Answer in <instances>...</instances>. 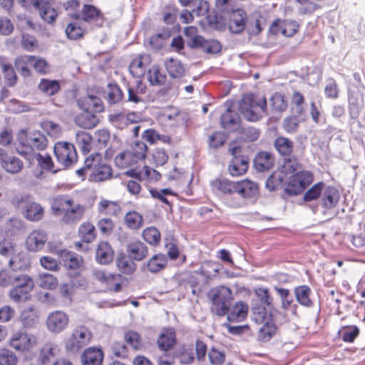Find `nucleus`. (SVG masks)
<instances>
[{
  "instance_id": "1a4fd4ad",
  "label": "nucleus",
  "mask_w": 365,
  "mask_h": 365,
  "mask_svg": "<svg viewBox=\"0 0 365 365\" xmlns=\"http://www.w3.org/2000/svg\"><path fill=\"white\" fill-rule=\"evenodd\" d=\"M220 271L219 265L212 262L204 263L199 270L194 272L190 277V283L192 287L197 285H205L215 277Z\"/></svg>"
},
{
  "instance_id": "2eb2a0df",
  "label": "nucleus",
  "mask_w": 365,
  "mask_h": 365,
  "mask_svg": "<svg viewBox=\"0 0 365 365\" xmlns=\"http://www.w3.org/2000/svg\"><path fill=\"white\" fill-rule=\"evenodd\" d=\"M93 275L95 279L105 285L108 289L115 292L120 291L123 282V277L120 274L103 270H96Z\"/></svg>"
},
{
  "instance_id": "8fccbe9b",
  "label": "nucleus",
  "mask_w": 365,
  "mask_h": 365,
  "mask_svg": "<svg viewBox=\"0 0 365 365\" xmlns=\"http://www.w3.org/2000/svg\"><path fill=\"white\" fill-rule=\"evenodd\" d=\"M124 220L125 225L132 230H138L143 224L142 215L135 211H130L126 213Z\"/></svg>"
},
{
  "instance_id": "39448f33",
  "label": "nucleus",
  "mask_w": 365,
  "mask_h": 365,
  "mask_svg": "<svg viewBox=\"0 0 365 365\" xmlns=\"http://www.w3.org/2000/svg\"><path fill=\"white\" fill-rule=\"evenodd\" d=\"M12 289L9 291V297L15 302L28 299L29 294L34 289L33 279L26 274H17Z\"/></svg>"
},
{
  "instance_id": "72a5a7b5",
  "label": "nucleus",
  "mask_w": 365,
  "mask_h": 365,
  "mask_svg": "<svg viewBox=\"0 0 365 365\" xmlns=\"http://www.w3.org/2000/svg\"><path fill=\"white\" fill-rule=\"evenodd\" d=\"M127 251L130 259L141 261L148 255L147 246L140 241H135L128 245Z\"/></svg>"
},
{
  "instance_id": "774afa93",
  "label": "nucleus",
  "mask_w": 365,
  "mask_h": 365,
  "mask_svg": "<svg viewBox=\"0 0 365 365\" xmlns=\"http://www.w3.org/2000/svg\"><path fill=\"white\" fill-rule=\"evenodd\" d=\"M17 357L14 353L8 349L0 350V365H16Z\"/></svg>"
},
{
  "instance_id": "79ce46f5",
  "label": "nucleus",
  "mask_w": 365,
  "mask_h": 365,
  "mask_svg": "<svg viewBox=\"0 0 365 365\" xmlns=\"http://www.w3.org/2000/svg\"><path fill=\"white\" fill-rule=\"evenodd\" d=\"M58 351V345L51 342L46 343L41 349L38 359L43 364H46L54 359Z\"/></svg>"
},
{
  "instance_id": "f704fd0d",
  "label": "nucleus",
  "mask_w": 365,
  "mask_h": 365,
  "mask_svg": "<svg viewBox=\"0 0 365 365\" xmlns=\"http://www.w3.org/2000/svg\"><path fill=\"white\" fill-rule=\"evenodd\" d=\"M164 66L171 78H180L184 76L185 68L179 60L170 58L165 61Z\"/></svg>"
},
{
  "instance_id": "7ed1b4c3",
  "label": "nucleus",
  "mask_w": 365,
  "mask_h": 365,
  "mask_svg": "<svg viewBox=\"0 0 365 365\" xmlns=\"http://www.w3.org/2000/svg\"><path fill=\"white\" fill-rule=\"evenodd\" d=\"M19 144L16 150L19 154L24 157L36 152L43 151L48 144L46 136L40 131H34L25 138H19Z\"/></svg>"
},
{
  "instance_id": "0eeeda50",
  "label": "nucleus",
  "mask_w": 365,
  "mask_h": 365,
  "mask_svg": "<svg viewBox=\"0 0 365 365\" xmlns=\"http://www.w3.org/2000/svg\"><path fill=\"white\" fill-rule=\"evenodd\" d=\"M313 181L312 173L307 170L295 173L290 178L284 188L285 192L290 195L301 193Z\"/></svg>"
},
{
  "instance_id": "3c124183",
  "label": "nucleus",
  "mask_w": 365,
  "mask_h": 365,
  "mask_svg": "<svg viewBox=\"0 0 365 365\" xmlns=\"http://www.w3.org/2000/svg\"><path fill=\"white\" fill-rule=\"evenodd\" d=\"M38 89L46 95L53 96L59 91L60 86L57 81L42 79L38 84Z\"/></svg>"
},
{
  "instance_id": "338daca9",
  "label": "nucleus",
  "mask_w": 365,
  "mask_h": 365,
  "mask_svg": "<svg viewBox=\"0 0 365 365\" xmlns=\"http://www.w3.org/2000/svg\"><path fill=\"white\" fill-rule=\"evenodd\" d=\"M325 183L320 182L315 184L313 187L309 189L304 195L305 201H311L321 197Z\"/></svg>"
},
{
  "instance_id": "69168bd1",
  "label": "nucleus",
  "mask_w": 365,
  "mask_h": 365,
  "mask_svg": "<svg viewBox=\"0 0 365 365\" xmlns=\"http://www.w3.org/2000/svg\"><path fill=\"white\" fill-rule=\"evenodd\" d=\"M260 132L254 127L243 128L240 132V139L246 142H253L258 139Z\"/></svg>"
},
{
  "instance_id": "a211bd4d",
  "label": "nucleus",
  "mask_w": 365,
  "mask_h": 365,
  "mask_svg": "<svg viewBox=\"0 0 365 365\" xmlns=\"http://www.w3.org/2000/svg\"><path fill=\"white\" fill-rule=\"evenodd\" d=\"M49 247L51 251L57 254L63 262L64 265L68 269H76L82 265L83 258L79 255L66 250H61L57 247L53 248L51 243Z\"/></svg>"
},
{
  "instance_id": "9b49d317",
  "label": "nucleus",
  "mask_w": 365,
  "mask_h": 365,
  "mask_svg": "<svg viewBox=\"0 0 365 365\" xmlns=\"http://www.w3.org/2000/svg\"><path fill=\"white\" fill-rule=\"evenodd\" d=\"M53 151L58 162L65 168L71 166L77 161V153L71 143L58 142L55 144Z\"/></svg>"
},
{
  "instance_id": "4be33fe9",
  "label": "nucleus",
  "mask_w": 365,
  "mask_h": 365,
  "mask_svg": "<svg viewBox=\"0 0 365 365\" xmlns=\"http://www.w3.org/2000/svg\"><path fill=\"white\" fill-rule=\"evenodd\" d=\"M247 21V15L243 9L233 10L230 16L229 29L232 33L239 34L245 28Z\"/></svg>"
},
{
  "instance_id": "ea45409f",
  "label": "nucleus",
  "mask_w": 365,
  "mask_h": 365,
  "mask_svg": "<svg viewBox=\"0 0 365 365\" xmlns=\"http://www.w3.org/2000/svg\"><path fill=\"white\" fill-rule=\"evenodd\" d=\"M213 190H217L225 194L236 193L237 182H232L225 178L215 179L211 182Z\"/></svg>"
},
{
  "instance_id": "cd10ccee",
  "label": "nucleus",
  "mask_w": 365,
  "mask_h": 365,
  "mask_svg": "<svg viewBox=\"0 0 365 365\" xmlns=\"http://www.w3.org/2000/svg\"><path fill=\"white\" fill-rule=\"evenodd\" d=\"M103 359V351L96 347L86 349L81 355L82 365H101Z\"/></svg>"
},
{
  "instance_id": "680f3d73",
  "label": "nucleus",
  "mask_w": 365,
  "mask_h": 365,
  "mask_svg": "<svg viewBox=\"0 0 365 365\" xmlns=\"http://www.w3.org/2000/svg\"><path fill=\"white\" fill-rule=\"evenodd\" d=\"M117 266L120 272L124 274H131L135 269V264L132 259L122 256L117 259Z\"/></svg>"
},
{
  "instance_id": "0e129e2a",
  "label": "nucleus",
  "mask_w": 365,
  "mask_h": 365,
  "mask_svg": "<svg viewBox=\"0 0 365 365\" xmlns=\"http://www.w3.org/2000/svg\"><path fill=\"white\" fill-rule=\"evenodd\" d=\"M340 333L344 341L351 343L358 336L359 329L356 326L344 327Z\"/></svg>"
},
{
  "instance_id": "c756f323",
  "label": "nucleus",
  "mask_w": 365,
  "mask_h": 365,
  "mask_svg": "<svg viewBox=\"0 0 365 365\" xmlns=\"http://www.w3.org/2000/svg\"><path fill=\"white\" fill-rule=\"evenodd\" d=\"M274 156L269 152L261 151L254 159V166L257 171L269 170L274 165Z\"/></svg>"
},
{
  "instance_id": "c9c22d12",
  "label": "nucleus",
  "mask_w": 365,
  "mask_h": 365,
  "mask_svg": "<svg viewBox=\"0 0 365 365\" xmlns=\"http://www.w3.org/2000/svg\"><path fill=\"white\" fill-rule=\"evenodd\" d=\"M240 117L238 114L228 108L221 116V125L225 129L233 131L239 126Z\"/></svg>"
},
{
  "instance_id": "58836bf2",
  "label": "nucleus",
  "mask_w": 365,
  "mask_h": 365,
  "mask_svg": "<svg viewBox=\"0 0 365 365\" xmlns=\"http://www.w3.org/2000/svg\"><path fill=\"white\" fill-rule=\"evenodd\" d=\"M1 167L5 171L10 174H17L22 170L24 163L16 156L8 155L6 154Z\"/></svg>"
},
{
  "instance_id": "f3484780",
  "label": "nucleus",
  "mask_w": 365,
  "mask_h": 365,
  "mask_svg": "<svg viewBox=\"0 0 365 365\" xmlns=\"http://www.w3.org/2000/svg\"><path fill=\"white\" fill-rule=\"evenodd\" d=\"M364 93L359 90L349 91V114L351 118L356 119L364 107Z\"/></svg>"
},
{
  "instance_id": "864d4df0",
  "label": "nucleus",
  "mask_w": 365,
  "mask_h": 365,
  "mask_svg": "<svg viewBox=\"0 0 365 365\" xmlns=\"http://www.w3.org/2000/svg\"><path fill=\"white\" fill-rule=\"evenodd\" d=\"M293 142L284 137H279L275 140L274 147L282 155H289L293 150Z\"/></svg>"
},
{
  "instance_id": "b1692460",
  "label": "nucleus",
  "mask_w": 365,
  "mask_h": 365,
  "mask_svg": "<svg viewBox=\"0 0 365 365\" xmlns=\"http://www.w3.org/2000/svg\"><path fill=\"white\" fill-rule=\"evenodd\" d=\"M146 91L145 83L137 80L135 84L129 85L128 87V101L134 103L144 102Z\"/></svg>"
},
{
  "instance_id": "ddd939ff",
  "label": "nucleus",
  "mask_w": 365,
  "mask_h": 365,
  "mask_svg": "<svg viewBox=\"0 0 365 365\" xmlns=\"http://www.w3.org/2000/svg\"><path fill=\"white\" fill-rule=\"evenodd\" d=\"M36 343V337L23 330L14 332L10 338L11 346L19 351L30 350Z\"/></svg>"
},
{
  "instance_id": "393cba45",
  "label": "nucleus",
  "mask_w": 365,
  "mask_h": 365,
  "mask_svg": "<svg viewBox=\"0 0 365 365\" xmlns=\"http://www.w3.org/2000/svg\"><path fill=\"white\" fill-rule=\"evenodd\" d=\"M191 48H201L207 53H217L221 51V45L216 40H206L203 37H197L191 41Z\"/></svg>"
},
{
  "instance_id": "6e6d98bb",
  "label": "nucleus",
  "mask_w": 365,
  "mask_h": 365,
  "mask_svg": "<svg viewBox=\"0 0 365 365\" xmlns=\"http://www.w3.org/2000/svg\"><path fill=\"white\" fill-rule=\"evenodd\" d=\"M38 10L41 17L48 24H51L56 20L57 12L48 3L42 1V4L38 7Z\"/></svg>"
},
{
  "instance_id": "13d9d810",
  "label": "nucleus",
  "mask_w": 365,
  "mask_h": 365,
  "mask_svg": "<svg viewBox=\"0 0 365 365\" xmlns=\"http://www.w3.org/2000/svg\"><path fill=\"white\" fill-rule=\"evenodd\" d=\"M123 98V93L117 84H109L107 90V100L110 104L119 103Z\"/></svg>"
},
{
  "instance_id": "9d476101",
  "label": "nucleus",
  "mask_w": 365,
  "mask_h": 365,
  "mask_svg": "<svg viewBox=\"0 0 365 365\" xmlns=\"http://www.w3.org/2000/svg\"><path fill=\"white\" fill-rule=\"evenodd\" d=\"M229 152L233 156L230 161L228 170L232 176H240L245 174L249 166V158L245 155H242L241 148L236 145H231L229 148Z\"/></svg>"
},
{
  "instance_id": "412c9836",
  "label": "nucleus",
  "mask_w": 365,
  "mask_h": 365,
  "mask_svg": "<svg viewBox=\"0 0 365 365\" xmlns=\"http://www.w3.org/2000/svg\"><path fill=\"white\" fill-rule=\"evenodd\" d=\"M340 198L339 191L334 187L324 185L321 195V205L325 209H331L334 207Z\"/></svg>"
},
{
  "instance_id": "6ab92c4d",
  "label": "nucleus",
  "mask_w": 365,
  "mask_h": 365,
  "mask_svg": "<svg viewBox=\"0 0 365 365\" xmlns=\"http://www.w3.org/2000/svg\"><path fill=\"white\" fill-rule=\"evenodd\" d=\"M48 240L47 234L41 230H33L26 240V248L31 252L42 250Z\"/></svg>"
},
{
  "instance_id": "c85d7f7f",
  "label": "nucleus",
  "mask_w": 365,
  "mask_h": 365,
  "mask_svg": "<svg viewBox=\"0 0 365 365\" xmlns=\"http://www.w3.org/2000/svg\"><path fill=\"white\" fill-rule=\"evenodd\" d=\"M281 300V307L285 311L291 310L292 314L297 315L298 305L294 303L293 297L287 289L274 287Z\"/></svg>"
},
{
  "instance_id": "bb28decb",
  "label": "nucleus",
  "mask_w": 365,
  "mask_h": 365,
  "mask_svg": "<svg viewBox=\"0 0 365 365\" xmlns=\"http://www.w3.org/2000/svg\"><path fill=\"white\" fill-rule=\"evenodd\" d=\"M85 110L75 118V123L85 129H91L96 127L98 122V117L88 110V108H84Z\"/></svg>"
},
{
  "instance_id": "aec40b11",
  "label": "nucleus",
  "mask_w": 365,
  "mask_h": 365,
  "mask_svg": "<svg viewBox=\"0 0 365 365\" xmlns=\"http://www.w3.org/2000/svg\"><path fill=\"white\" fill-rule=\"evenodd\" d=\"M151 59L148 54H140L134 58L130 64L129 70L135 78L144 76L147 67L150 63Z\"/></svg>"
},
{
  "instance_id": "bf43d9fd",
  "label": "nucleus",
  "mask_w": 365,
  "mask_h": 365,
  "mask_svg": "<svg viewBox=\"0 0 365 365\" xmlns=\"http://www.w3.org/2000/svg\"><path fill=\"white\" fill-rule=\"evenodd\" d=\"M83 19L91 22L102 19L101 11L94 6L85 4L82 10Z\"/></svg>"
},
{
  "instance_id": "dca6fc26",
  "label": "nucleus",
  "mask_w": 365,
  "mask_h": 365,
  "mask_svg": "<svg viewBox=\"0 0 365 365\" xmlns=\"http://www.w3.org/2000/svg\"><path fill=\"white\" fill-rule=\"evenodd\" d=\"M299 29V24L294 20L277 19L272 22L269 31L272 34H282L284 36L291 37L294 36Z\"/></svg>"
},
{
  "instance_id": "a19ab883",
  "label": "nucleus",
  "mask_w": 365,
  "mask_h": 365,
  "mask_svg": "<svg viewBox=\"0 0 365 365\" xmlns=\"http://www.w3.org/2000/svg\"><path fill=\"white\" fill-rule=\"evenodd\" d=\"M175 343V332L173 329L164 330L158 339V345L162 351L169 350Z\"/></svg>"
},
{
  "instance_id": "473e14b6",
  "label": "nucleus",
  "mask_w": 365,
  "mask_h": 365,
  "mask_svg": "<svg viewBox=\"0 0 365 365\" xmlns=\"http://www.w3.org/2000/svg\"><path fill=\"white\" fill-rule=\"evenodd\" d=\"M230 309L227 314V320L230 322H240L243 321L247 316L248 306L243 302H237Z\"/></svg>"
},
{
  "instance_id": "f8f14e48",
  "label": "nucleus",
  "mask_w": 365,
  "mask_h": 365,
  "mask_svg": "<svg viewBox=\"0 0 365 365\" xmlns=\"http://www.w3.org/2000/svg\"><path fill=\"white\" fill-rule=\"evenodd\" d=\"M299 163H298L297 159H287L284 160V165L282 166V170L279 173H275L272 175L266 182L267 187L270 190H274L278 189L279 187H282L284 185V174L293 173L294 172H298V169L299 168Z\"/></svg>"
},
{
  "instance_id": "5701e85b",
  "label": "nucleus",
  "mask_w": 365,
  "mask_h": 365,
  "mask_svg": "<svg viewBox=\"0 0 365 365\" xmlns=\"http://www.w3.org/2000/svg\"><path fill=\"white\" fill-rule=\"evenodd\" d=\"M85 213V207L72 201V205L68 207L62 216V221L66 224H73L80 221Z\"/></svg>"
},
{
  "instance_id": "37998d69",
  "label": "nucleus",
  "mask_w": 365,
  "mask_h": 365,
  "mask_svg": "<svg viewBox=\"0 0 365 365\" xmlns=\"http://www.w3.org/2000/svg\"><path fill=\"white\" fill-rule=\"evenodd\" d=\"M168 262L167 257L163 254L153 255L147 263V269L150 272L157 273L165 268Z\"/></svg>"
},
{
  "instance_id": "de8ad7c7",
  "label": "nucleus",
  "mask_w": 365,
  "mask_h": 365,
  "mask_svg": "<svg viewBox=\"0 0 365 365\" xmlns=\"http://www.w3.org/2000/svg\"><path fill=\"white\" fill-rule=\"evenodd\" d=\"M36 283L40 287L47 289H54L58 286L57 279L48 273L39 274L36 279Z\"/></svg>"
},
{
  "instance_id": "7c9ffc66",
  "label": "nucleus",
  "mask_w": 365,
  "mask_h": 365,
  "mask_svg": "<svg viewBox=\"0 0 365 365\" xmlns=\"http://www.w3.org/2000/svg\"><path fill=\"white\" fill-rule=\"evenodd\" d=\"M30 163H37L38 165L43 170L52 171L53 168V163L51 157L47 153H41L36 152L35 153L29 154L25 157Z\"/></svg>"
},
{
  "instance_id": "f03ea898",
  "label": "nucleus",
  "mask_w": 365,
  "mask_h": 365,
  "mask_svg": "<svg viewBox=\"0 0 365 365\" xmlns=\"http://www.w3.org/2000/svg\"><path fill=\"white\" fill-rule=\"evenodd\" d=\"M212 302L211 311L217 316H225L230 311L232 294L230 288L225 286H219L210 290L207 294Z\"/></svg>"
},
{
  "instance_id": "c03bdc74",
  "label": "nucleus",
  "mask_w": 365,
  "mask_h": 365,
  "mask_svg": "<svg viewBox=\"0 0 365 365\" xmlns=\"http://www.w3.org/2000/svg\"><path fill=\"white\" fill-rule=\"evenodd\" d=\"M78 235L84 242H93L96 238L95 226L88 222L82 223L78 228Z\"/></svg>"
},
{
  "instance_id": "09e8293b",
  "label": "nucleus",
  "mask_w": 365,
  "mask_h": 365,
  "mask_svg": "<svg viewBox=\"0 0 365 365\" xmlns=\"http://www.w3.org/2000/svg\"><path fill=\"white\" fill-rule=\"evenodd\" d=\"M144 240L153 246H157L160 242L161 235L155 227H149L145 229L142 233Z\"/></svg>"
},
{
  "instance_id": "2f4dec72",
  "label": "nucleus",
  "mask_w": 365,
  "mask_h": 365,
  "mask_svg": "<svg viewBox=\"0 0 365 365\" xmlns=\"http://www.w3.org/2000/svg\"><path fill=\"white\" fill-rule=\"evenodd\" d=\"M113 254L110 245L106 242H101L96 249V259L99 264H106L112 262Z\"/></svg>"
},
{
  "instance_id": "a18cd8bd",
  "label": "nucleus",
  "mask_w": 365,
  "mask_h": 365,
  "mask_svg": "<svg viewBox=\"0 0 365 365\" xmlns=\"http://www.w3.org/2000/svg\"><path fill=\"white\" fill-rule=\"evenodd\" d=\"M72 201L71 198L59 195L54 198L52 205L51 209L54 215H59L60 212H65L66 210H68V207L72 205Z\"/></svg>"
},
{
  "instance_id": "49530a36",
  "label": "nucleus",
  "mask_w": 365,
  "mask_h": 365,
  "mask_svg": "<svg viewBox=\"0 0 365 365\" xmlns=\"http://www.w3.org/2000/svg\"><path fill=\"white\" fill-rule=\"evenodd\" d=\"M121 208L116 201L102 200L98 204V211L102 213L111 215H118Z\"/></svg>"
},
{
  "instance_id": "20e7f679",
  "label": "nucleus",
  "mask_w": 365,
  "mask_h": 365,
  "mask_svg": "<svg viewBox=\"0 0 365 365\" xmlns=\"http://www.w3.org/2000/svg\"><path fill=\"white\" fill-rule=\"evenodd\" d=\"M86 166L91 168L89 180L91 182H102L111 178L112 168L103 160L101 155L98 153L91 154L86 159Z\"/></svg>"
},
{
  "instance_id": "6e6552de",
  "label": "nucleus",
  "mask_w": 365,
  "mask_h": 365,
  "mask_svg": "<svg viewBox=\"0 0 365 365\" xmlns=\"http://www.w3.org/2000/svg\"><path fill=\"white\" fill-rule=\"evenodd\" d=\"M11 203L18 207L25 204L24 215L28 220L33 222L39 221L43 216V208L36 202L29 201L28 197L26 195L15 196L12 199Z\"/></svg>"
},
{
  "instance_id": "4c0bfd02",
  "label": "nucleus",
  "mask_w": 365,
  "mask_h": 365,
  "mask_svg": "<svg viewBox=\"0 0 365 365\" xmlns=\"http://www.w3.org/2000/svg\"><path fill=\"white\" fill-rule=\"evenodd\" d=\"M294 293L297 302L305 307H312L314 304L310 298L312 290L307 285L299 286L294 288Z\"/></svg>"
},
{
  "instance_id": "e433bc0d",
  "label": "nucleus",
  "mask_w": 365,
  "mask_h": 365,
  "mask_svg": "<svg viewBox=\"0 0 365 365\" xmlns=\"http://www.w3.org/2000/svg\"><path fill=\"white\" fill-rule=\"evenodd\" d=\"M30 258L26 253L14 255L9 262L13 271H25L30 267Z\"/></svg>"
},
{
  "instance_id": "f257e3e1",
  "label": "nucleus",
  "mask_w": 365,
  "mask_h": 365,
  "mask_svg": "<svg viewBox=\"0 0 365 365\" xmlns=\"http://www.w3.org/2000/svg\"><path fill=\"white\" fill-rule=\"evenodd\" d=\"M266 98L255 94L245 95L239 106L240 113L249 121L261 118L266 113Z\"/></svg>"
},
{
  "instance_id": "4468645a",
  "label": "nucleus",
  "mask_w": 365,
  "mask_h": 365,
  "mask_svg": "<svg viewBox=\"0 0 365 365\" xmlns=\"http://www.w3.org/2000/svg\"><path fill=\"white\" fill-rule=\"evenodd\" d=\"M69 323V317L63 311H54L50 313L46 324L48 330L53 334H58L65 330Z\"/></svg>"
},
{
  "instance_id": "4d7b16f0",
  "label": "nucleus",
  "mask_w": 365,
  "mask_h": 365,
  "mask_svg": "<svg viewBox=\"0 0 365 365\" xmlns=\"http://www.w3.org/2000/svg\"><path fill=\"white\" fill-rule=\"evenodd\" d=\"M169 37L170 34L167 32L156 34L150 37L148 44L154 50H160L165 45Z\"/></svg>"
},
{
  "instance_id": "a878e982",
  "label": "nucleus",
  "mask_w": 365,
  "mask_h": 365,
  "mask_svg": "<svg viewBox=\"0 0 365 365\" xmlns=\"http://www.w3.org/2000/svg\"><path fill=\"white\" fill-rule=\"evenodd\" d=\"M258 192V185L253 181L243 180L237 182L236 193L242 198L254 197L257 195Z\"/></svg>"
},
{
  "instance_id": "5fc2aeb1",
  "label": "nucleus",
  "mask_w": 365,
  "mask_h": 365,
  "mask_svg": "<svg viewBox=\"0 0 365 365\" xmlns=\"http://www.w3.org/2000/svg\"><path fill=\"white\" fill-rule=\"evenodd\" d=\"M32 58L30 55H25L17 58L15 61V68L20 73L26 77L29 76L30 71L29 67L31 66Z\"/></svg>"
},
{
  "instance_id": "603ef678",
  "label": "nucleus",
  "mask_w": 365,
  "mask_h": 365,
  "mask_svg": "<svg viewBox=\"0 0 365 365\" xmlns=\"http://www.w3.org/2000/svg\"><path fill=\"white\" fill-rule=\"evenodd\" d=\"M92 137L85 131H79L76 134V142L80 149L87 153L91 148Z\"/></svg>"
},
{
  "instance_id": "e2e57ef3",
  "label": "nucleus",
  "mask_w": 365,
  "mask_h": 365,
  "mask_svg": "<svg viewBox=\"0 0 365 365\" xmlns=\"http://www.w3.org/2000/svg\"><path fill=\"white\" fill-rule=\"evenodd\" d=\"M166 79V76L162 73L158 67L153 66L148 71V81L153 86L162 85Z\"/></svg>"
},
{
  "instance_id": "052dcab7",
  "label": "nucleus",
  "mask_w": 365,
  "mask_h": 365,
  "mask_svg": "<svg viewBox=\"0 0 365 365\" xmlns=\"http://www.w3.org/2000/svg\"><path fill=\"white\" fill-rule=\"evenodd\" d=\"M150 193L153 198L158 199L162 202L168 205L169 207H171V202L168 200L169 196L174 197L175 193L168 188L156 190V189H150Z\"/></svg>"
},
{
  "instance_id": "423d86ee",
  "label": "nucleus",
  "mask_w": 365,
  "mask_h": 365,
  "mask_svg": "<svg viewBox=\"0 0 365 365\" xmlns=\"http://www.w3.org/2000/svg\"><path fill=\"white\" fill-rule=\"evenodd\" d=\"M92 339V333L86 326L76 327L71 335L66 341V349L71 352H76L86 346Z\"/></svg>"
}]
</instances>
